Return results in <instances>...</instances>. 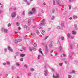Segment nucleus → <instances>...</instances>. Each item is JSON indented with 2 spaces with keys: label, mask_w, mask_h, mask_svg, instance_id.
I'll use <instances>...</instances> for the list:
<instances>
[{
  "label": "nucleus",
  "mask_w": 78,
  "mask_h": 78,
  "mask_svg": "<svg viewBox=\"0 0 78 78\" xmlns=\"http://www.w3.org/2000/svg\"><path fill=\"white\" fill-rule=\"evenodd\" d=\"M53 76L54 78H59L60 76L59 74L56 73L53 74Z\"/></svg>",
  "instance_id": "nucleus-1"
},
{
  "label": "nucleus",
  "mask_w": 78,
  "mask_h": 78,
  "mask_svg": "<svg viewBox=\"0 0 78 78\" xmlns=\"http://www.w3.org/2000/svg\"><path fill=\"white\" fill-rule=\"evenodd\" d=\"M61 26H62V27H61L59 26H57V29H58V30H59V29H61V30H62L63 29V28L64 27V23H62Z\"/></svg>",
  "instance_id": "nucleus-2"
},
{
  "label": "nucleus",
  "mask_w": 78,
  "mask_h": 78,
  "mask_svg": "<svg viewBox=\"0 0 78 78\" xmlns=\"http://www.w3.org/2000/svg\"><path fill=\"white\" fill-rule=\"evenodd\" d=\"M45 20L44 19L42 20L41 22V23L40 24V26H42V25H44L45 24V22H44Z\"/></svg>",
  "instance_id": "nucleus-3"
},
{
  "label": "nucleus",
  "mask_w": 78,
  "mask_h": 78,
  "mask_svg": "<svg viewBox=\"0 0 78 78\" xmlns=\"http://www.w3.org/2000/svg\"><path fill=\"white\" fill-rule=\"evenodd\" d=\"M16 12H13L12 13L11 16L12 18H14L16 17Z\"/></svg>",
  "instance_id": "nucleus-4"
},
{
  "label": "nucleus",
  "mask_w": 78,
  "mask_h": 78,
  "mask_svg": "<svg viewBox=\"0 0 78 78\" xmlns=\"http://www.w3.org/2000/svg\"><path fill=\"white\" fill-rule=\"evenodd\" d=\"M2 31H4L5 33H7L8 32V30L6 29H5L4 28H2Z\"/></svg>",
  "instance_id": "nucleus-5"
},
{
  "label": "nucleus",
  "mask_w": 78,
  "mask_h": 78,
  "mask_svg": "<svg viewBox=\"0 0 78 78\" xmlns=\"http://www.w3.org/2000/svg\"><path fill=\"white\" fill-rule=\"evenodd\" d=\"M56 2L57 3L59 6H62L61 2V1H57Z\"/></svg>",
  "instance_id": "nucleus-6"
},
{
  "label": "nucleus",
  "mask_w": 78,
  "mask_h": 78,
  "mask_svg": "<svg viewBox=\"0 0 78 78\" xmlns=\"http://www.w3.org/2000/svg\"><path fill=\"white\" fill-rule=\"evenodd\" d=\"M48 47H47V45H45V52L46 54L48 53Z\"/></svg>",
  "instance_id": "nucleus-7"
},
{
  "label": "nucleus",
  "mask_w": 78,
  "mask_h": 78,
  "mask_svg": "<svg viewBox=\"0 0 78 78\" xmlns=\"http://www.w3.org/2000/svg\"><path fill=\"white\" fill-rule=\"evenodd\" d=\"M15 43H17L19 42H21L22 41L21 40H15L13 41Z\"/></svg>",
  "instance_id": "nucleus-8"
},
{
  "label": "nucleus",
  "mask_w": 78,
  "mask_h": 78,
  "mask_svg": "<svg viewBox=\"0 0 78 78\" xmlns=\"http://www.w3.org/2000/svg\"><path fill=\"white\" fill-rule=\"evenodd\" d=\"M31 11L32 12L33 14H34V13L36 12V8H32Z\"/></svg>",
  "instance_id": "nucleus-9"
},
{
  "label": "nucleus",
  "mask_w": 78,
  "mask_h": 78,
  "mask_svg": "<svg viewBox=\"0 0 78 78\" xmlns=\"http://www.w3.org/2000/svg\"><path fill=\"white\" fill-rule=\"evenodd\" d=\"M8 49L9 51H10L11 52H12L13 51L12 49L10 46H8Z\"/></svg>",
  "instance_id": "nucleus-10"
},
{
  "label": "nucleus",
  "mask_w": 78,
  "mask_h": 78,
  "mask_svg": "<svg viewBox=\"0 0 78 78\" xmlns=\"http://www.w3.org/2000/svg\"><path fill=\"white\" fill-rule=\"evenodd\" d=\"M44 75L45 76H47L48 75V71L47 70H45L44 71Z\"/></svg>",
  "instance_id": "nucleus-11"
},
{
  "label": "nucleus",
  "mask_w": 78,
  "mask_h": 78,
  "mask_svg": "<svg viewBox=\"0 0 78 78\" xmlns=\"http://www.w3.org/2000/svg\"><path fill=\"white\" fill-rule=\"evenodd\" d=\"M73 18L74 20H76L78 18V16L76 15H73Z\"/></svg>",
  "instance_id": "nucleus-12"
},
{
  "label": "nucleus",
  "mask_w": 78,
  "mask_h": 78,
  "mask_svg": "<svg viewBox=\"0 0 78 78\" xmlns=\"http://www.w3.org/2000/svg\"><path fill=\"white\" fill-rule=\"evenodd\" d=\"M26 54H21L20 55V56L21 57H24V56H25Z\"/></svg>",
  "instance_id": "nucleus-13"
},
{
  "label": "nucleus",
  "mask_w": 78,
  "mask_h": 78,
  "mask_svg": "<svg viewBox=\"0 0 78 78\" xmlns=\"http://www.w3.org/2000/svg\"><path fill=\"white\" fill-rule=\"evenodd\" d=\"M61 58H65L66 57V54H62L61 56Z\"/></svg>",
  "instance_id": "nucleus-14"
},
{
  "label": "nucleus",
  "mask_w": 78,
  "mask_h": 78,
  "mask_svg": "<svg viewBox=\"0 0 78 78\" xmlns=\"http://www.w3.org/2000/svg\"><path fill=\"white\" fill-rule=\"evenodd\" d=\"M28 13H29V16H31V15H33V12H32V11H30L28 12Z\"/></svg>",
  "instance_id": "nucleus-15"
},
{
  "label": "nucleus",
  "mask_w": 78,
  "mask_h": 78,
  "mask_svg": "<svg viewBox=\"0 0 78 78\" xmlns=\"http://www.w3.org/2000/svg\"><path fill=\"white\" fill-rule=\"evenodd\" d=\"M76 32L74 30H73L72 31V34H73V35H75V34H76Z\"/></svg>",
  "instance_id": "nucleus-16"
},
{
  "label": "nucleus",
  "mask_w": 78,
  "mask_h": 78,
  "mask_svg": "<svg viewBox=\"0 0 78 78\" xmlns=\"http://www.w3.org/2000/svg\"><path fill=\"white\" fill-rule=\"evenodd\" d=\"M41 51H42V49H41V48H39V53H41V54H42V52Z\"/></svg>",
  "instance_id": "nucleus-17"
},
{
  "label": "nucleus",
  "mask_w": 78,
  "mask_h": 78,
  "mask_svg": "<svg viewBox=\"0 0 78 78\" xmlns=\"http://www.w3.org/2000/svg\"><path fill=\"white\" fill-rule=\"evenodd\" d=\"M67 36L68 38H70V34L69 33L67 34Z\"/></svg>",
  "instance_id": "nucleus-18"
},
{
  "label": "nucleus",
  "mask_w": 78,
  "mask_h": 78,
  "mask_svg": "<svg viewBox=\"0 0 78 78\" xmlns=\"http://www.w3.org/2000/svg\"><path fill=\"white\" fill-rule=\"evenodd\" d=\"M31 20H28V23L29 25H30L31 24Z\"/></svg>",
  "instance_id": "nucleus-19"
},
{
  "label": "nucleus",
  "mask_w": 78,
  "mask_h": 78,
  "mask_svg": "<svg viewBox=\"0 0 78 78\" xmlns=\"http://www.w3.org/2000/svg\"><path fill=\"white\" fill-rule=\"evenodd\" d=\"M51 12H52V13H55V10L54 9H52Z\"/></svg>",
  "instance_id": "nucleus-20"
},
{
  "label": "nucleus",
  "mask_w": 78,
  "mask_h": 78,
  "mask_svg": "<svg viewBox=\"0 0 78 78\" xmlns=\"http://www.w3.org/2000/svg\"><path fill=\"white\" fill-rule=\"evenodd\" d=\"M28 76H31V73H28Z\"/></svg>",
  "instance_id": "nucleus-21"
},
{
  "label": "nucleus",
  "mask_w": 78,
  "mask_h": 78,
  "mask_svg": "<svg viewBox=\"0 0 78 78\" xmlns=\"http://www.w3.org/2000/svg\"><path fill=\"white\" fill-rule=\"evenodd\" d=\"M61 50H62V47L61 46H60L59 48V51H61Z\"/></svg>",
  "instance_id": "nucleus-22"
},
{
  "label": "nucleus",
  "mask_w": 78,
  "mask_h": 78,
  "mask_svg": "<svg viewBox=\"0 0 78 78\" xmlns=\"http://www.w3.org/2000/svg\"><path fill=\"white\" fill-rule=\"evenodd\" d=\"M17 19L18 20H19L20 19H21V17L20 16H17Z\"/></svg>",
  "instance_id": "nucleus-23"
},
{
  "label": "nucleus",
  "mask_w": 78,
  "mask_h": 78,
  "mask_svg": "<svg viewBox=\"0 0 78 78\" xmlns=\"http://www.w3.org/2000/svg\"><path fill=\"white\" fill-rule=\"evenodd\" d=\"M11 68L13 70H15V69H16V68H14V67L13 66H12L11 67Z\"/></svg>",
  "instance_id": "nucleus-24"
},
{
  "label": "nucleus",
  "mask_w": 78,
  "mask_h": 78,
  "mask_svg": "<svg viewBox=\"0 0 78 78\" xmlns=\"http://www.w3.org/2000/svg\"><path fill=\"white\" fill-rule=\"evenodd\" d=\"M53 44H49V47L50 48H51V47H53Z\"/></svg>",
  "instance_id": "nucleus-25"
},
{
  "label": "nucleus",
  "mask_w": 78,
  "mask_h": 78,
  "mask_svg": "<svg viewBox=\"0 0 78 78\" xmlns=\"http://www.w3.org/2000/svg\"><path fill=\"white\" fill-rule=\"evenodd\" d=\"M70 73H75V71L74 70H73Z\"/></svg>",
  "instance_id": "nucleus-26"
},
{
  "label": "nucleus",
  "mask_w": 78,
  "mask_h": 78,
  "mask_svg": "<svg viewBox=\"0 0 78 78\" xmlns=\"http://www.w3.org/2000/svg\"><path fill=\"white\" fill-rule=\"evenodd\" d=\"M31 35H32L33 36H35V35H36V34L34 33H31Z\"/></svg>",
  "instance_id": "nucleus-27"
},
{
  "label": "nucleus",
  "mask_w": 78,
  "mask_h": 78,
  "mask_svg": "<svg viewBox=\"0 0 78 78\" xmlns=\"http://www.w3.org/2000/svg\"><path fill=\"white\" fill-rule=\"evenodd\" d=\"M30 71H31L32 72H33L34 71V69L33 68H30Z\"/></svg>",
  "instance_id": "nucleus-28"
},
{
  "label": "nucleus",
  "mask_w": 78,
  "mask_h": 78,
  "mask_svg": "<svg viewBox=\"0 0 78 78\" xmlns=\"http://www.w3.org/2000/svg\"><path fill=\"white\" fill-rule=\"evenodd\" d=\"M62 64H63V63H60L59 64V66H60L61 67H62Z\"/></svg>",
  "instance_id": "nucleus-29"
},
{
  "label": "nucleus",
  "mask_w": 78,
  "mask_h": 78,
  "mask_svg": "<svg viewBox=\"0 0 78 78\" xmlns=\"http://www.w3.org/2000/svg\"><path fill=\"white\" fill-rule=\"evenodd\" d=\"M48 36L46 37L45 38L43 39V40L44 41H45V40H46V39H47V38H48Z\"/></svg>",
  "instance_id": "nucleus-30"
},
{
  "label": "nucleus",
  "mask_w": 78,
  "mask_h": 78,
  "mask_svg": "<svg viewBox=\"0 0 78 78\" xmlns=\"http://www.w3.org/2000/svg\"><path fill=\"white\" fill-rule=\"evenodd\" d=\"M55 16H52L51 18V20H54L55 19Z\"/></svg>",
  "instance_id": "nucleus-31"
},
{
  "label": "nucleus",
  "mask_w": 78,
  "mask_h": 78,
  "mask_svg": "<svg viewBox=\"0 0 78 78\" xmlns=\"http://www.w3.org/2000/svg\"><path fill=\"white\" fill-rule=\"evenodd\" d=\"M26 28L27 31H28L30 30V27H27Z\"/></svg>",
  "instance_id": "nucleus-32"
},
{
  "label": "nucleus",
  "mask_w": 78,
  "mask_h": 78,
  "mask_svg": "<svg viewBox=\"0 0 78 78\" xmlns=\"http://www.w3.org/2000/svg\"><path fill=\"white\" fill-rule=\"evenodd\" d=\"M19 25H20V23H19L18 22H16V25H17V26H19Z\"/></svg>",
  "instance_id": "nucleus-33"
},
{
  "label": "nucleus",
  "mask_w": 78,
  "mask_h": 78,
  "mask_svg": "<svg viewBox=\"0 0 78 78\" xmlns=\"http://www.w3.org/2000/svg\"><path fill=\"white\" fill-rule=\"evenodd\" d=\"M60 39L61 40H64V38L63 37H61Z\"/></svg>",
  "instance_id": "nucleus-34"
},
{
  "label": "nucleus",
  "mask_w": 78,
  "mask_h": 78,
  "mask_svg": "<svg viewBox=\"0 0 78 78\" xmlns=\"http://www.w3.org/2000/svg\"><path fill=\"white\" fill-rule=\"evenodd\" d=\"M27 3L28 5H30V2H27Z\"/></svg>",
  "instance_id": "nucleus-35"
},
{
  "label": "nucleus",
  "mask_w": 78,
  "mask_h": 78,
  "mask_svg": "<svg viewBox=\"0 0 78 78\" xmlns=\"http://www.w3.org/2000/svg\"><path fill=\"white\" fill-rule=\"evenodd\" d=\"M16 66H20V64L18 62H16Z\"/></svg>",
  "instance_id": "nucleus-36"
},
{
  "label": "nucleus",
  "mask_w": 78,
  "mask_h": 78,
  "mask_svg": "<svg viewBox=\"0 0 78 78\" xmlns=\"http://www.w3.org/2000/svg\"><path fill=\"white\" fill-rule=\"evenodd\" d=\"M1 8L2 9V8H3V5L1 4Z\"/></svg>",
  "instance_id": "nucleus-37"
},
{
  "label": "nucleus",
  "mask_w": 78,
  "mask_h": 78,
  "mask_svg": "<svg viewBox=\"0 0 78 78\" xmlns=\"http://www.w3.org/2000/svg\"><path fill=\"white\" fill-rule=\"evenodd\" d=\"M38 59H39L41 58V55H38Z\"/></svg>",
  "instance_id": "nucleus-38"
},
{
  "label": "nucleus",
  "mask_w": 78,
  "mask_h": 78,
  "mask_svg": "<svg viewBox=\"0 0 78 78\" xmlns=\"http://www.w3.org/2000/svg\"><path fill=\"white\" fill-rule=\"evenodd\" d=\"M20 61H23V58H20Z\"/></svg>",
  "instance_id": "nucleus-39"
},
{
  "label": "nucleus",
  "mask_w": 78,
  "mask_h": 78,
  "mask_svg": "<svg viewBox=\"0 0 78 78\" xmlns=\"http://www.w3.org/2000/svg\"><path fill=\"white\" fill-rule=\"evenodd\" d=\"M34 47H36L37 46V44L36 43H34Z\"/></svg>",
  "instance_id": "nucleus-40"
},
{
  "label": "nucleus",
  "mask_w": 78,
  "mask_h": 78,
  "mask_svg": "<svg viewBox=\"0 0 78 78\" xmlns=\"http://www.w3.org/2000/svg\"><path fill=\"white\" fill-rule=\"evenodd\" d=\"M23 16H25V12L23 11Z\"/></svg>",
  "instance_id": "nucleus-41"
},
{
  "label": "nucleus",
  "mask_w": 78,
  "mask_h": 78,
  "mask_svg": "<svg viewBox=\"0 0 78 78\" xmlns=\"http://www.w3.org/2000/svg\"><path fill=\"white\" fill-rule=\"evenodd\" d=\"M26 49H27V48L25 47L23 48V49L24 50H25Z\"/></svg>",
  "instance_id": "nucleus-42"
},
{
  "label": "nucleus",
  "mask_w": 78,
  "mask_h": 78,
  "mask_svg": "<svg viewBox=\"0 0 78 78\" xmlns=\"http://www.w3.org/2000/svg\"><path fill=\"white\" fill-rule=\"evenodd\" d=\"M29 50H30V51H32V50H33L30 47H29Z\"/></svg>",
  "instance_id": "nucleus-43"
},
{
  "label": "nucleus",
  "mask_w": 78,
  "mask_h": 78,
  "mask_svg": "<svg viewBox=\"0 0 78 78\" xmlns=\"http://www.w3.org/2000/svg\"><path fill=\"white\" fill-rule=\"evenodd\" d=\"M6 63L7 64H8V65H9L10 64V63L9 62H7Z\"/></svg>",
  "instance_id": "nucleus-44"
},
{
  "label": "nucleus",
  "mask_w": 78,
  "mask_h": 78,
  "mask_svg": "<svg viewBox=\"0 0 78 78\" xmlns=\"http://www.w3.org/2000/svg\"><path fill=\"white\" fill-rule=\"evenodd\" d=\"M51 70L52 71H53V72H54V71H55V69L53 68H51Z\"/></svg>",
  "instance_id": "nucleus-45"
},
{
  "label": "nucleus",
  "mask_w": 78,
  "mask_h": 78,
  "mask_svg": "<svg viewBox=\"0 0 78 78\" xmlns=\"http://www.w3.org/2000/svg\"><path fill=\"white\" fill-rule=\"evenodd\" d=\"M65 62V64H68V61H66Z\"/></svg>",
  "instance_id": "nucleus-46"
},
{
  "label": "nucleus",
  "mask_w": 78,
  "mask_h": 78,
  "mask_svg": "<svg viewBox=\"0 0 78 78\" xmlns=\"http://www.w3.org/2000/svg\"><path fill=\"white\" fill-rule=\"evenodd\" d=\"M11 25V23H9L8 25V27H10Z\"/></svg>",
  "instance_id": "nucleus-47"
},
{
  "label": "nucleus",
  "mask_w": 78,
  "mask_h": 78,
  "mask_svg": "<svg viewBox=\"0 0 78 78\" xmlns=\"http://www.w3.org/2000/svg\"><path fill=\"white\" fill-rule=\"evenodd\" d=\"M32 49L34 51H36V49L35 48H32Z\"/></svg>",
  "instance_id": "nucleus-48"
},
{
  "label": "nucleus",
  "mask_w": 78,
  "mask_h": 78,
  "mask_svg": "<svg viewBox=\"0 0 78 78\" xmlns=\"http://www.w3.org/2000/svg\"><path fill=\"white\" fill-rule=\"evenodd\" d=\"M24 67H25V68H27V65H24Z\"/></svg>",
  "instance_id": "nucleus-49"
},
{
  "label": "nucleus",
  "mask_w": 78,
  "mask_h": 78,
  "mask_svg": "<svg viewBox=\"0 0 78 78\" xmlns=\"http://www.w3.org/2000/svg\"><path fill=\"white\" fill-rule=\"evenodd\" d=\"M74 28H76L77 27V25L76 24H75L74 25Z\"/></svg>",
  "instance_id": "nucleus-50"
},
{
  "label": "nucleus",
  "mask_w": 78,
  "mask_h": 78,
  "mask_svg": "<svg viewBox=\"0 0 78 78\" xmlns=\"http://www.w3.org/2000/svg\"><path fill=\"white\" fill-rule=\"evenodd\" d=\"M68 77L69 78H72V76L70 75H68Z\"/></svg>",
  "instance_id": "nucleus-51"
},
{
  "label": "nucleus",
  "mask_w": 78,
  "mask_h": 78,
  "mask_svg": "<svg viewBox=\"0 0 78 78\" xmlns=\"http://www.w3.org/2000/svg\"><path fill=\"white\" fill-rule=\"evenodd\" d=\"M52 42H53V41H51L50 43V44H53Z\"/></svg>",
  "instance_id": "nucleus-52"
},
{
  "label": "nucleus",
  "mask_w": 78,
  "mask_h": 78,
  "mask_svg": "<svg viewBox=\"0 0 78 78\" xmlns=\"http://www.w3.org/2000/svg\"><path fill=\"white\" fill-rule=\"evenodd\" d=\"M69 9H71V5H69Z\"/></svg>",
  "instance_id": "nucleus-53"
},
{
  "label": "nucleus",
  "mask_w": 78,
  "mask_h": 78,
  "mask_svg": "<svg viewBox=\"0 0 78 78\" xmlns=\"http://www.w3.org/2000/svg\"><path fill=\"white\" fill-rule=\"evenodd\" d=\"M74 28L75 30H78V28H77V27H74Z\"/></svg>",
  "instance_id": "nucleus-54"
},
{
  "label": "nucleus",
  "mask_w": 78,
  "mask_h": 78,
  "mask_svg": "<svg viewBox=\"0 0 78 78\" xmlns=\"http://www.w3.org/2000/svg\"><path fill=\"white\" fill-rule=\"evenodd\" d=\"M73 0H69V2H73Z\"/></svg>",
  "instance_id": "nucleus-55"
},
{
  "label": "nucleus",
  "mask_w": 78,
  "mask_h": 78,
  "mask_svg": "<svg viewBox=\"0 0 78 78\" xmlns=\"http://www.w3.org/2000/svg\"><path fill=\"white\" fill-rule=\"evenodd\" d=\"M41 12H42L43 14H44V10H41Z\"/></svg>",
  "instance_id": "nucleus-56"
},
{
  "label": "nucleus",
  "mask_w": 78,
  "mask_h": 78,
  "mask_svg": "<svg viewBox=\"0 0 78 78\" xmlns=\"http://www.w3.org/2000/svg\"><path fill=\"white\" fill-rule=\"evenodd\" d=\"M74 38V37H73V36H72L71 37V39H73Z\"/></svg>",
  "instance_id": "nucleus-57"
},
{
  "label": "nucleus",
  "mask_w": 78,
  "mask_h": 78,
  "mask_svg": "<svg viewBox=\"0 0 78 78\" xmlns=\"http://www.w3.org/2000/svg\"><path fill=\"white\" fill-rule=\"evenodd\" d=\"M43 5H44V6H45V5H46V3H45V2H44V3H43Z\"/></svg>",
  "instance_id": "nucleus-58"
},
{
  "label": "nucleus",
  "mask_w": 78,
  "mask_h": 78,
  "mask_svg": "<svg viewBox=\"0 0 78 78\" xmlns=\"http://www.w3.org/2000/svg\"><path fill=\"white\" fill-rule=\"evenodd\" d=\"M70 48H71V49H72L73 48L72 46V45H71L70 46Z\"/></svg>",
  "instance_id": "nucleus-59"
},
{
  "label": "nucleus",
  "mask_w": 78,
  "mask_h": 78,
  "mask_svg": "<svg viewBox=\"0 0 78 78\" xmlns=\"http://www.w3.org/2000/svg\"><path fill=\"white\" fill-rule=\"evenodd\" d=\"M24 28H27V26L26 25H25L24 27Z\"/></svg>",
  "instance_id": "nucleus-60"
},
{
  "label": "nucleus",
  "mask_w": 78,
  "mask_h": 78,
  "mask_svg": "<svg viewBox=\"0 0 78 78\" xmlns=\"http://www.w3.org/2000/svg\"><path fill=\"white\" fill-rule=\"evenodd\" d=\"M23 2H27V0H23Z\"/></svg>",
  "instance_id": "nucleus-61"
},
{
  "label": "nucleus",
  "mask_w": 78,
  "mask_h": 78,
  "mask_svg": "<svg viewBox=\"0 0 78 78\" xmlns=\"http://www.w3.org/2000/svg\"><path fill=\"white\" fill-rule=\"evenodd\" d=\"M62 60L63 61H65V60H66V58H62Z\"/></svg>",
  "instance_id": "nucleus-62"
},
{
  "label": "nucleus",
  "mask_w": 78,
  "mask_h": 78,
  "mask_svg": "<svg viewBox=\"0 0 78 78\" xmlns=\"http://www.w3.org/2000/svg\"><path fill=\"white\" fill-rule=\"evenodd\" d=\"M41 31H42V32H43V33H45V30H41Z\"/></svg>",
  "instance_id": "nucleus-63"
},
{
  "label": "nucleus",
  "mask_w": 78,
  "mask_h": 78,
  "mask_svg": "<svg viewBox=\"0 0 78 78\" xmlns=\"http://www.w3.org/2000/svg\"><path fill=\"white\" fill-rule=\"evenodd\" d=\"M77 9V7L76 6L74 8V9Z\"/></svg>",
  "instance_id": "nucleus-64"
}]
</instances>
